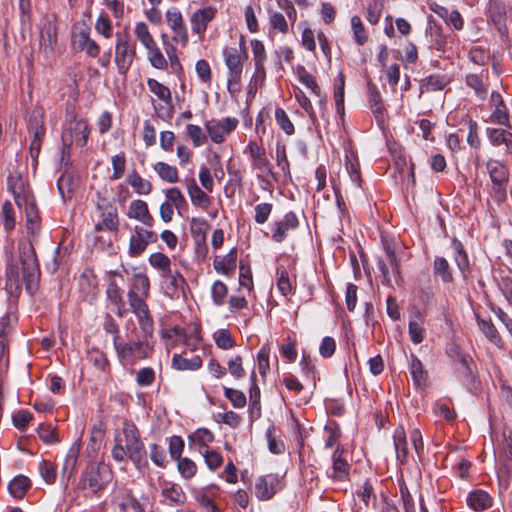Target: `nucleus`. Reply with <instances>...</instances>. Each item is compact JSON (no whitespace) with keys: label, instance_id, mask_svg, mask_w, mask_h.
Returning a JSON list of instances; mask_svg holds the SVG:
<instances>
[{"label":"nucleus","instance_id":"1","mask_svg":"<svg viewBox=\"0 0 512 512\" xmlns=\"http://www.w3.org/2000/svg\"><path fill=\"white\" fill-rule=\"evenodd\" d=\"M24 210L27 233L31 239L18 244V261L11 260L6 267V285L10 289L18 290L25 283L27 292L34 295L40 281V267L37 259L34 242L37 241L41 231V217L36 205L35 197L25 199L17 204Z\"/></svg>","mask_w":512,"mask_h":512},{"label":"nucleus","instance_id":"2","mask_svg":"<svg viewBox=\"0 0 512 512\" xmlns=\"http://www.w3.org/2000/svg\"><path fill=\"white\" fill-rule=\"evenodd\" d=\"M111 456L117 463L131 461L137 469L148 465L145 445L131 420H125L121 432L115 435Z\"/></svg>","mask_w":512,"mask_h":512},{"label":"nucleus","instance_id":"3","mask_svg":"<svg viewBox=\"0 0 512 512\" xmlns=\"http://www.w3.org/2000/svg\"><path fill=\"white\" fill-rule=\"evenodd\" d=\"M112 478L113 472L109 465L100 461H91L81 472L77 488L89 490L93 495L99 496L112 481Z\"/></svg>","mask_w":512,"mask_h":512},{"label":"nucleus","instance_id":"4","mask_svg":"<svg viewBox=\"0 0 512 512\" xmlns=\"http://www.w3.org/2000/svg\"><path fill=\"white\" fill-rule=\"evenodd\" d=\"M114 349L123 366H132L140 360L149 358L154 346L151 341L138 338L127 342L121 340Z\"/></svg>","mask_w":512,"mask_h":512},{"label":"nucleus","instance_id":"5","mask_svg":"<svg viewBox=\"0 0 512 512\" xmlns=\"http://www.w3.org/2000/svg\"><path fill=\"white\" fill-rule=\"evenodd\" d=\"M89 134L90 129L85 120L78 119L76 115L66 120L61 135L63 157L65 155L69 156L70 148L74 143L79 147H84L87 144Z\"/></svg>","mask_w":512,"mask_h":512},{"label":"nucleus","instance_id":"6","mask_svg":"<svg viewBox=\"0 0 512 512\" xmlns=\"http://www.w3.org/2000/svg\"><path fill=\"white\" fill-rule=\"evenodd\" d=\"M160 336L168 352L179 344H185L191 351H194L201 340L199 332L196 329L188 333L185 328L180 326L162 329Z\"/></svg>","mask_w":512,"mask_h":512},{"label":"nucleus","instance_id":"7","mask_svg":"<svg viewBox=\"0 0 512 512\" xmlns=\"http://www.w3.org/2000/svg\"><path fill=\"white\" fill-rule=\"evenodd\" d=\"M117 41L115 45V64L118 73L126 77L132 63L136 57V43L128 34H116Z\"/></svg>","mask_w":512,"mask_h":512},{"label":"nucleus","instance_id":"8","mask_svg":"<svg viewBox=\"0 0 512 512\" xmlns=\"http://www.w3.org/2000/svg\"><path fill=\"white\" fill-rule=\"evenodd\" d=\"M385 258H379L377 267L381 272L382 284L393 287L392 278L398 282L401 279L400 262L396 256L395 249L389 243H384Z\"/></svg>","mask_w":512,"mask_h":512},{"label":"nucleus","instance_id":"9","mask_svg":"<svg viewBox=\"0 0 512 512\" xmlns=\"http://www.w3.org/2000/svg\"><path fill=\"white\" fill-rule=\"evenodd\" d=\"M285 486L284 480L278 474H266L255 480L254 493L258 500H271Z\"/></svg>","mask_w":512,"mask_h":512},{"label":"nucleus","instance_id":"10","mask_svg":"<svg viewBox=\"0 0 512 512\" xmlns=\"http://www.w3.org/2000/svg\"><path fill=\"white\" fill-rule=\"evenodd\" d=\"M55 21V15L51 17L46 16L43 18L40 27L39 50L45 58H49L53 55L54 48L57 44V26Z\"/></svg>","mask_w":512,"mask_h":512},{"label":"nucleus","instance_id":"11","mask_svg":"<svg viewBox=\"0 0 512 512\" xmlns=\"http://www.w3.org/2000/svg\"><path fill=\"white\" fill-rule=\"evenodd\" d=\"M96 208L100 212L101 221L95 225V230L116 232L119 227L117 207L106 198L101 197Z\"/></svg>","mask_w":512,"mask_h":512},{"label":"nucleus","instance_id":"12","mask_svg":"<svg viewBox=\"0 0 512 512\" xmlns=\"http://www.w3.org/2000/svg\"><path fill=\"white\" fill-rule=\"evenodd\" d=\"M223 57L225 64L228 68L227 86L228 90L236 86L238 88L243 71V63L241 55L236 48L228 47L223 50Z\"/></svg>","mask_w":512,"mask_h":512},{"label":"nucleus","instance_id":"13","mask_svg":"<svg viewBox=\"0 0 512 512\" xmlns=\"http://www.w3.org/2000/svg\"><path fill=\"white\" fill-rule=\"evenodd\" d=\"M475 364L468 355L457 353L456 372L463 385L470 391L474 392L479 388V381L475 375Z\"/></svg>","mask_w":512,"mask_h":512},{"label":"nucleus","instance_id":"14","mask_svg":"<svg viewBox=\"0 0 512 512\" xmlns=\"http://www.w3.org/2000/svg\"><path fill=\"white\" fill-rule=\"evenodd\" d=\"M157 240L158 235L156 232L151 230V228L135 226L134 234L130 237L129 240V255L132 257L139 256L146 250L148 244L155 243Z\"/></svg>","mask_w":512,"mask_h":512},{"label":"nucleus","instance_id":"15","mask_svg":"<svg viewBox=\"0 0 512 512\" xmlns=\"http://www.w3.org/2000/svg\"><path fill=\"white\" fill-rule=\"evenodd\" d=\"M490 179L492 181V190L494 199L498 203H502L506 199V184L508 182L507 168L498 162L488 164Z\"/></svg>","mask_w":512,"mask_h":512},{"label":"nucleus","instance_id":"16","mask_svg":"<svg viewBox=\"0 0 512 512\" xmlns=\"http://www.w3.org/2000/svg\"><path fill=\"white\" fill-rule=\"evenodd\" d=\"M238 123L237 118L225 117L222 120L212 119L205 126L211 140L220 144L227 135L236 129Z\"/></svg>","mask_w":512,"mask_h":512},{"label":"nucleus","instance_id":"17","mask_svg":"<svg viewBox=\"0 0 512 512\" xmlns=\"http://www.w3.org/2000/svg\"><path fill=\"white\" fill-rule=\"evenodd\" d=\"M299 226L298 216L293 211H289L282 219L273 222L271 238L276 243H282L286 240L288 233L297 230Z\"/></svg>","mask_w":512,"mask_h":512},{"label":"nucleus","instance_id":"18","mask_svg":"<svg viewBox=\"0 0 512 512\" xmlns=\"http://www.w3.org/2000/svg\"><path fill=\"white\" fill-rule=\"evenodd\" d=\"M216 14L217 8L212 5L204 6L195 10L190 16L192 33L202 39L209 23L214 20Z\"/></svg>","mask_w":512,"mask_h":512},{"label":"nucleus","instance_id":"19","mask_svg":"<svg viewBox=\"0 0 512 512\" xmlns=\"http://www.w3.org/2000/svg\"><path fill=\"white\" fill-rule=\"evenodd\" d=\"M166 21L173 31L172 40L176 43L180 42L182 46H186L188 43V31L180 10L176 7L168 9L166 12Z\"/></svg>","mask_w":512,"mask_h":512},{"label":"nucleus","instance_id":"20","mask_svg":"<svg viewBox=\"0 0 512 512\" xmlns=\"http://www.w3.org/2000/svg\"><path fill=\"white\" fill-rule=\"evenodd\" d=\"M147 86L149 90L161 101L164 102V106L162 107L165 110V114L163 118H172L174 109L172 104V94L170 89L157 81L156 79L149 78L147 80Z\"/></svg>","mask_w":512,"mask_h":512},{"label":"nucleus","instance_id":"21","mask_svg":"<svg viewBox=\"0 0 512 512\" xmlns=\"http://www.w3.org/2000/svg\"><path fill=\"white\" fill-rule=\"evenodd\" d=\"M344 449L338 446L332 454V473L328 476L335 481H345L349 478L350 464L343 457Z\"/></svg>","mask_w":512,"mask_h":512},{"label":"nucleus","instance_id":"22","mask_svg":"<svg viewBox=\"0 0 512 512\" xmlns=\"http://www.w3.org/2000/svg\"><path fill=\"white\" fill-rule=\"evenodd\" d=\"M451 247L453 249L454 262L464 280H467L471 274V267L468 254L465 250L463 243L457 238L451 240Z\"/></svg>","mask_w":512,"mask_h":512},{"label":"nucleus","instance_id":"23","mask_svg":"<svg viewBox=\"0 0 512 512\" xmlns=\"http://www.w3.org/2000/svg\"><path fill=\"white\" fill-rule=\"evenodd\" d=\"M81 450L80 442H74L69 448L61 469V480L67 484L74 476Z\"/></svg>","mask_w":512,"mask_h":512},{"label":"nucleus","instance_id":"24","mask_svg":"<svg viewBox=\"0 0 512 512\" xmlns=\"http://www.w3.org/2000/svg\"><path fill=\"white\" fill-rule=\"evenodd\" d=\"M128 217L140 221L148 228H152L154 225V218L149 212L147 203L143 200L138 199L130 203Z\"/></svg>","mask_w":512,"mask_h":512},{"label":"nucleus","instance_id":"25","mask_svg":"<svg viewBox=\"0 0 512 512\" xmlns=\"http://www.w3.org/2000/svg\"><path fill=\"white\" fill-rule=\"evenodd\" d=\"M187 192L195 207L203 210H207L210 207L211 197L197 185L194 178L187 181Z\"/></svg>","mask_w":512,"mask_h":512},{"label":"nucleus","instance_id":"26","mask_svg":"<svg viewBox=\"0 0 512 512\" xmlns=\"http://www.w3.org/2000/svg\"><path fill=\"white\" fill-rule=\"evenodd\" d=\"M487 137L493 146L504 145L506 152L512 154V133L504 128H487Z\"/></svg>","mask_w":512,"mask_h":512},{"label":"nucleus","instance_id":"27","mask_svg":"<svg viewBox=\"0 0 512 512\" xmlns=\"http://www.w3.org/2000/svg\"><path fill=\"white\" fill-rule=\"evenodd\" d=\"M467 504L474 511H484L493 504L492 497L482 489L471 491L467 496Z\"/></svg>","mask_w":512,"mask_h":512},{"label":"nucleus","instance_id":"28","mask_svg":"<svg viewBox=\"0 0 512 512\" xmlns=\"http://www.w3.org/2000/svg\"><path fill=\"white\" fill-rule=\"evenodd\" d=\"M9 191L12 192L16 204H21L28 197L33 196L25 190L24 182L20 174H10L7 178Z\"/></svg>","mask_w":512,"mask_h":512},{"label":"nucleus","instance_id":"29","mask_svg":"<svg viewBox=\"0 0 512 512\" xmlns=\"http://www.w3.org/2000/svg\"><path fill=\"white\" fill-rule=\"evenodd\" d=\"M237 264V248L233 247L230 251L221 259L216 257L213 261L214 269L218 273L225 275L231 274L236 269Z\"/></svg>","mask_w":512,"mask_h":512},{"label":"nucleus","instance_id":"30","mask_svg":"<svg viewBox=\"0 0 512 512\" xmlns=\"http://www.w3.org/2000/svg\"><path fill=\"white\" fill-rule=\"evenodd\" d=\"M251 380V386L249 390V398H250V405H249V416L253 419H258L261 416V404H260V388L256 384V375L253 371L250 376Z\"/></svg>","mask_w":512,"mask_h":512},{"label":"nucleus","instance_id":"31","mask_svg":"<svg viewBox=\"0 0 512 512\" xmlns=\"http://www.w3.org/2000/svg\"><path fill=\"white\" fill-rule=\"evenodd\" d=\"M109 283L106 289V296L107 299L114 305L118 306L119 308L123 305V297H122V290L117 283L115 277L118 275L117 271H110L109 273ZM118 316H122V312L119 309L117 312Z\"/></svg>","mask_w":512,"mask_h":512},{"label":"nucleus","instance_id":"32","mask_svg":"<svg viewBox=\"0 0 512 512\" xmlns=\"http://www.w3.org/2000/svg\"><path fill=\"white\" fill-rule=\"evenodd\" d=\"M164 502L169 506H181L186 502V495L178 484H170L162 489Z\"/></svg>","mask_w":512,"mask_h":512},{"label":"nucleus","instance_id":"33","mask_svg":"<svg viewBox=\"0 0 512 512\" xmlns=\"http://www.w3.org/2000/svg\"><path fill=\"white\" fill-rule=\"evenodd\" d=\"M433 274L439 277L444 284H449L454 281L452 267L445 257H435L433 261Z\"/></svg>","mask_w":512,"mask_h":512},{"label":"nucleus","instance_id":"34","mask_svg":"<svg viewBox=\"0 0 512 512\" xmlns=\"http://www.w3.org/2000/svg\"><path fill=\"white\" fill-rule=\"evenodd\" d=\"M476 322L481 332L491 343H493L497 347H502V338L499 332L497 331L495 325L492 323L490 319L485 320L481 318L479 315H476Z\"/></svg>","mask_w":512,"mask_h":512},{"label":"nucleus","instance_id":"35","mask_svg":"<svg viewBox=\"0 0 512 512\" xmlns=\"http://www.w3.org/2000/svg\"><path fill=\"white\" fill-rule=\"evenodd\" d=\"M31 487V481L24 475H18L8 484V491L12 497L23 499Z\"/></svg>","mask_w":512,"mask_h":512},{"label":"nucleus","instance_id":"36","mask_svg":"<svg viewBox=\"0 0 512 512\" xmlns=\"http://www.w3.org/2000/svg\"><path fill=\"white\" fill-rule=\"evenodd\" d=\"M171 365L173 369L178 371H196L202 367V358L196 355L191 359H186L180 354H174Z\"/></svg>","mask_w":512,"mask_h":512},{"label":"nucleus","instance_id":"37","mask_svg":"<svg viewBox=\"0 0 512 512\" xmlns=\"http://www.w3.org/2000/svg\"><path fill=\"white\" fill-rule=\"evenodd\" d=\"M393 442H394V448L396 452L397 459L404 463L407 457V439H406V433L404 431L403 427H398L394 431L393 435Z\"/></svg>","mask_w":512,"mask_h":512},{"label":"nucleus","instance_id":"38","mask_svg":"<svg viewBox=\"0 0 512 512\" xmlns=\"http://www.w3.org/2000/svg\"><path fill=\"white\" fill-rule=\"evenodd\" d=\"M126 182L135 189L136 193L140 195H148L152 191L151 182L142 178L136 170H133L127 176Z\"/></svg>","mask_w":512,"mask_h":512},{"label":"nucleus","instance_id":"39","mask_svg":"<svg viewBox=\"0 0 512 512\" xmlns=\"http://www.w3.org/2000/svg\"><path fill=\"white\" fill-rule=\"evenodd\" d=\"M137 320L140 328V337L143 340L151 341L154 333V320L149 312L137 315Z\"/></svg>","mask_w":512,"mask_h":512},{"label":"nucleus","instance_id":"40","mask_svg":"<svg viewBox=\"0 0 512 512\" xmlns=\"http://www.w3.org/2000/svg\"><path fill=\"white\" fill-rule=\"evenodd\" d=\"M410 373L417 386L426 384L427 372L424 370L422 362L413 353L410 354Z\"/></svg>","mask_w":512,"mask_h":512},{"label":"nucleus","instance_id":"41","mask_svg":"<svg viewBox=\"0 0 512 512\" xmlns=\"http://www.w3.org/2000/svg\"><path fill=\"white\" fill-rule=\"evenodd\" d=\"M153 168L163 181L168 183H177L179 181L178 170L175 166L160 161Z\"/></svg>","mask_w":512,"mask_h":512},{"label":"nucleus","instance_id":"42","mask_svg":"<svg viewBox=\"0 0 512 512\" xmlns=\"http://www.w3.org/2000/svg\"><path fill=\"white\" fill-rule=\"evenodd\" d=\"M208 223L203 218H192L190 232L197 245H201L206 241V229Z\"/></svg>","mask_w":512,"mask_h":512},{"label":"nucleus","instance_id":"43","mask_svg":"<svg viewBox=\"0 0 512 512\" xmlns=\"http://www.w3.org/2000/svg\"><path fill=\"white\" fill-rule=\"evenodd\" d=\"M297 76L299 81L308 88L313 94L316 96H320L321 89L319 85L317 84L314 76L310 74L306 68L302 65L297 66Z\"/></svg>","mask_w":512,"mask_h":512},{"label":"nucleus","instance_id":"44","mask_svg":"<svg viewBox=\"0 0 512 512\" xmlns=\"http://www.w3.org/2000/svg\"><path fill=\"white\" fill-rule=\"evenodd\" d=\"M165 196L167 201L170 204H173V208L175 207L178 210L179 214H181V210L188 208V203L179 188L172 187L167 189L165 191Z\"/></svg>","mask_w":512,"mask_h":512},{"label":"nucleus","instance_id":"45","mask_svg":"<svg viewBox=\"0 0 512 512\" xmlns=\"http://www.w3.org/2000/svg\"><path fill=\"white\" fill-rule=\"evenodd\" d=\"M127 296L132 311L136 316L149 312L148 305L145 302L146 297H144L143 294H139L136 291L129 290Z\"/></svg>","mask_w":512,"mask_h":512},{"label":"nucleus","instance_id":"46","mask_svg":"<svg viewBox=\"0 0 512 512\" xmlns=\"http://www.w3.org/2000/svg\"><path fill=\"white\" fill-rule=\"evenodd\" d=\"M150 265L164 274H170L171 260L170 258L161 252H155L150 255L148 259Z\"/></svg>","mask_w":512,"mask_h":512},{"label":"nucleus","instance_id":"47","mask_svg":"<svg viewBox=\"0 0 512 512\" xmlns=\"http://www.w3.org/2000/svg\"><path fill=\"white\" fill-rule=\"evenodd\" d=\"M189 440L198 444L200 448L207 449L209 444L214 441V434L207 428H199L192 435Z\"/></svg>","mask_w":512,"mask_h":512},{"label":"nucleus","instance_id":"48","mask_svg":"<svg viewBox=\"0 0 512 512\" xmlns=\"http://www.w3.org/2000/svg\"><path fill=\"white\" fill-rule=\"evenodd\" d=\"M351 28L355 42L360 46L364 45L368 40V35L366 33L363 22L359 16H352Z\"/></svg>","mask_w":512,"mask_h":512},{"label":"nucleus","instance_id":"49","mask_svg":"<svg viewBox=\"0 0 512 512\" xmlns=\"http://www.w3.org/2000/svg\"><path fill=\"white\" fill-rule=\"evenodd\" d=\"M384 0H371L367 6L366 19L371 25H376L382 15Z\"/></svg>","mask_w":512,"mask_h":512},{"label":"nucleus","instance_id":"50","mask_svg":"<svg viewBox=\"0 0 512 512\" xmlns=\"http://www.w3.org/2000/svg\"><path fill=\"white\" fill-rule=\"evenodd\" d=\"M277 287L282 295L287 296L292 292V284L287 269L284 266L277 267Z\"/></svg>","mask_w":512,"mask_h":512},{"label":"nucleus","instance_id":"51","mask_svg":"<svg viewBox=\"0 0 512 512\" xmlns=\"http://www.w3.org/2000/svg\"><path fill=\"white\" fill-rule=\"evenodd\" d=\"M130 290L143 294L144 297H148L150 290V281L148 276L144 273L134 274L132 279V288Z\"/></svg>","mask_w":512,"mask_h":512},{"label":"nucleus","instance_id":"52","mask_svg":"<svg viewBox=\"0 0 512 512\" xmlns=\"http://www.w3.org/2000/svg\"><path fill=\"white\" fill-rule=\"evenodd\" d=\"M39 472L47 484L55 483L57 478V469L53 463L47 460H42L39 464Z\"/></svg>","mask_w":512,"mask_h":512},{"label":"nucleus","instance_id":"53","mask_svg":"<svg viewBox=\"0 0 512 512\" xmlns=\"http://www.w3.org/2000/svg\"><path fill=\"white\" fill-rule=\"evenodd\" d=\"M466 85L472 88L480 99H485L487 97V88L478 75L468 74L466 76Z\"/></svg>","mask_w":512,"mask_h":512},{"label":"nucleus","instance_id":"54","mask_svg":"<svg viewBox=\"0 0 512 512\" xmlns=\"http://www.w3.org/2000/svg\"><path fill=\"white\" fill-rule=\"evenodd\" d=\"M224 395L234 408H243L247 403L245 394L240 390L224 387Z\"/></svg>","mask_w":512,"mask_h":512},{"label":"nucleus","instance_id":"55","mask_svg":"<svg viewBox=\"0 0 512 512\" xmlns=\"http://www.w3.org/2000/svg\"><path fill=\"white\" fill-rule=\"evenodd\" d=\"M266 437L268 441V449L273 454H281L285 450L283 441L276 440L275 437V426L271 425L266 430Z\"/></svg>","mask_w":512,"mask_h":512},{"label":"nucleus","instance_id":"56","mask_svg":"<svg viewBox=\"0 0 512 512\" xmlns=\"http://www.w3.org/2000/svg\"><path fill=\"white\" fill-rule=\"evenodd\" d=\"M214 340L218 348L223 350L231 349L235 346L231 333L227 329H221L214 334Z\"/></svg>","mask_w":512,"mask_h":512},{"label":"nucleus","instance_id":"57","mask_svg":"<svg viewBox=\"0 0 512 512\" xmlns=\"http://www.w3.org/2000/svg\"><path fill=\"white\" fill-rule=\"evenodd\" d=\"M205 459V463L210 470H216L223 464L222 455L216 450L207 448L204 451L200 450Z\"/></svg>","mask_w":512,"mask_h":512},{"label":"nucleus","instance_id":"58","mask_svg":"<svg viewBox=\"0 0 512 512\" xmlns=\"http://www.w3.org/2000/svg\"><path fill=\"white\" fill-rule=\"evenodd\" d=\"M275 119L279 127L287 134H294L295 128L287 113L282 108H277L275 110Z\"/></svg>","mask_w":512,"mask_h":512},{"label":"nucleus","instance_id":"59","mask_svg":"<svg viewBox=\"0 0 512 512\" xmlns=\"http://www.w3.org/2000/svg\"><path fill=\"white\" fill-rule=\"evenodd\" d=\"M231 376H233L236 379H241L245 377L246 372L243 367V359L240 355H236L235 357L231 358L227 363L226 368Z\"/></svg>","mask_w":512,"mask_h":512},{"label":"nucleus","instance_id":"60","mask_svg":"<svg viewBox=\"0 0 512 512\" xmlns=\"http://www.w3.org/2000/svg\"><path fill=\"white\" fill-rule=\"evenodd\" d=\"M178 461V471L181 474V476L185 479H191L197 471V466L195 462H193L191 459L184 457L180 458Z\"/></svg>","mask_w":512,"mask_h":512},{"label":"nucleus","instance_id":"61","mask_svg":"<svg viewBox=\"0 0 512 512\" xmlns=\"http://www.w3.org/2000/svg\"><path fill=\"white\" fill-rule=\"evenodd\" d=\"M113 173L111 175V180H118L122 177L125 171L126 165V157L124 152H120L117 155H114L111 159Z\"/></svg>","mask_w":512,"mask_h":512},{"label":"nucleus","instance_id":"62","mask_svg":"<svg viewBox=\"0 0 512 512\" xmlns=\"http://www.w3.org/2000/svg\"><path fill=\"white\" fill-rule=\"evenodd\" d=\"M269 355L270 348L267 345H263L257 354L258 369L262 377H265L270 370Z\"/></svg>","mask_w":512,"mask_h":512},{"label":"nucleus","instance_id":"63","mask_svg":"<svg viewBox=\"0 0 512 512\" xmlns=\"http://www.w3.org/2000/svg\"><path fill=\"white\" fill-rule=\"evenodd\" d=\"M279 351L281 356L288 362H294L297 358L296 340L294 338L287 337L286 342L280 346Z\"/></svg>","mask_w":512,"mask_h":512},{"label":"nucleus","instance_id":"64","mask_svg":"<svg viewBox=\"0 0 512 512\" xmlns=\"http://www.w3.org/2000/svg\"><path fill=\"white\" fill-rule=\"evenodd\" d=\"M227 292L228 288L224 282L220 280L215 281L211 289L213 303L218 306L222 305L227 296Z\"/></svg>","mask_w":512,"mask_h":512}]
</instances>
